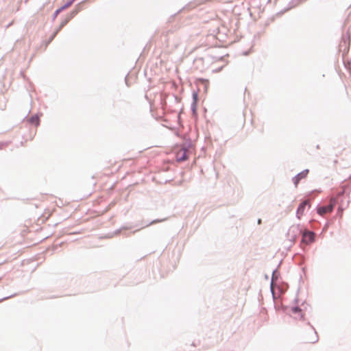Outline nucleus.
Returning a JSON list of instances; mask_svg holds the SVG:
<instances>
[{"mask_svg":"<svg viewBox=\"0 0 351 351\" xmlns=\"http://www.w3.org/2000/svg\"><path fill=\"white\" fill-rule=\"evenodd\" d=\"M344 209L345 208L343 207V206L340 204L337 208V216L341 218Z\"/></svg>","mask_w":351,"mask_h":351,"instance_id":"aec40b11","label":"nucleus"},{"mask_svg":"<svg viewBox=\"0 0 351 351\" xmlns=\"http://www.w3.org/2000/svg\"><path fill=\"white\" fill-rule=\"evenodd\" d=\"M280 266V264L278 265L277 268L273 270L272 275H271V284H270V290L272 294L273 299L275 300V293L274 291V282H277L278 280L279 279L280 276V271H278V267Z\"/></svg>","mask_w":351,"mask_h":351,"instance_id":"39448f33","label":"nucleus"},{"mask_svg":"<svg viewBox=\"0 0 351 351\" xmlns=\"http://www.w3.org/2000/svg\"><path fill=\"white\" fill-rule=\"evenodd\" d=\"M301 3L300 1V0H291L289 4H288V7L285 9V11H287V10H289L292 8H295L296 6H298V5H300Z\"/></svg>","mask_w":351,"mask_h":351,"instance_id":"dca6fc26","label":"nucleus"},{"mask_svg":"<svg viewBox=\"0 0 351 351\" xmlns=\"http://www.w3.org/2000/svg\"><path fill=\"white\" fill-rule=\"evenodd\" d=\"M134 226H123L120 228L116 230L112 233V235H111L110 237H112L114 235H119L121 233L123 230H131Z\"/></svg>","mask_w":351,"mask_h":351,"instance_id":"2eb2a0df","label":"nucleus"},{"mask_svg":"<svg viewBox=\"0 0 351 351\" xmlns=\"http://www.w3.org/2000/svg\"><path fill=\"white\" fill-rule=\"evenodd\" d=\"M27 0L25 1V2L27 1Z\"/></svg>","mask_w":351,"mask_h":351,"instance_id":"e433bc0d","label":"nucleus"},{"mask_svg":"<svg viewBox=\"0 0 351 351\" xmlns=\"http://www.w3.org/2000/svg\"><path fill=\"white\" fill-rule=\"evenodd\" d=\"M173 97H174V98H175V99H176V101H178V100H179L178 97H177L176 95H173Z\"/></svg>","mask_w":351,"mask_h":351,"instance_id":"7c9ffc66","label":"nucleus"},{"mask_svg":"<svg viewBox=\"0 0 351 351\" xmlns=\"http://www.w3.org/2000/svg\"><path fill=\"white\" fill-rule=\"evenodd\" d=\"M83 3L84 1L77 3L65 17L70 21L80 10H82Z\"/></svg>","mask_w":351,"mask_h":351,"instance_id":"9d476101","label":"nucleus"},{"mask_svg":"<svg viewBox=\"0 0 351 351\" xmlns=\"http://www.w3.org/2000/svg\"><path fill=\"white\" fill-rule=\"evenodd\" d=\"M167 219V217L165 218H163V219H154L152 220L151 222H149L148 224H147L145 226H151V225H154V224H156L157 223H160V222H162V221H165Z\"/></svg>","mask_w":351,"mask_h":351,"instance_id":"a211bd4d","label":"nucleus"},{"mask_svg":"<svg viewBox=\"0 0 351 351\" xmlns=\"http://www.w3.org/2000/svg\"><path fill=\"white\" fill-rule=\"evenodd\" d=\"M193 7H194L193 4L192 3H189L185 7H184L182 8V10H184V9H188L189 10V9H191Z\"/></svg>","mask_w":351,"mask_h":351,"instance_id":"cd10ccee","label":"nucleus"},{"mask_svg":"<svg viewBox=\"0 0 351 351\" xmlns=\"http://www.w3.org/2000/svg\"><path fill=\"white\" fill-rule=\"evenodd\" d=\"M291 312L295 314L298 315V317L300 320H304V314L302 313V308L298 306L295 305L291 308Z\"/></svg>","mask_w":351,"mask_h":351,"instance_id":"ddd939ff","label":"nucleus"},{"mask_svg":"<svg viewBox=\"0 0 351 351\" xmlns=\"http://www.w3.org/2000/svg\"><path fill=\"white\" fill-rule=\"evenodd\" d=\"M350 25L348 27L346 32H344L345 30L343 29L341 40L339 45V51H343V56L348 53L349 49L350 41Z\"/></svg>","mask_w":351,"mask_h":351,"instance_id":"7ed1b4c3","label":"nucleus"},{"mask_svg":"<svg viewBox=\"0 0 351 351\" xmlns=\"http://www.w3.org/2000/svg\"><path fill=\"white\" fill-rule=\"evenodd\" d=\"M301 237V245H309L315 241V232L308 230L306 227L304 228Z\"/></svg>","mask_w":351,"mask_h":351,"instance_id":"20e7f679","label":"nucleus"},{"mask_svg":"<svg viewBox=\"0 0 351 351\" xmlns=\"http://www.w3.org/2000/svg\"><path fill=\"white\" fill-rule=\"evenodd\" d=\"M69 22V21L68 20V19H66V17L64 19H63L60 23V25L61 26L64 27Z\"/></svg>","mask_w":351,"mask_h":351,"instance_id":"b1692460","label":"nucleus"},{"mask_svg":"<svg viewBox=\"0 0 351 351\" xmlns=\"http://www.w3.org/2000/svg\"><path fill=\"white\" fill-rule=\"evenodd\" d=\"M287 289V285H285V287H279V291L280 293H284Z\"/></svg>","mask_w":351,"mask_h":351,"instance_id":"bb28decb","label":"nucleus"},{"mask_svg":"<svg viewBox=\"0 0 351 351\" xmlns=\"http://www.w3.org/2000/svg\"><path fill=\"white\" fill-rule=\"evenodd\" d=\"M261 222H262V220H261V219H258V224H261Z\"/></svg>","mask_w":351,"mask_h":351,"instance_id":"2f4dec72","label":"nucleus"},{"mask_svg":"<svg viewBox=\"0 0 351 351\" xmlns=\"http://www.w3.org/2000/svg\"><path fill=\"white\" fill-rule=\"evenodd\" d=\"M306 0H300V3H302V2H304L306 1Z\"/></svg>","mask_w":351,"mask_h":351,"instance_id":"f704fd0d","label":"nucleus"},{"mask_svg":"<svg viewBox=\"0 0 351 351\" xmlns=\"http://www.w3.org/2000/svg\"><path fill=\"white\" fill-rule=\"evenodd\" d=\"M330 223H331V221H327L323 227L322 232H326Z\"/></svg>","mask_w":351,"mask_h":351,"instance_id":"5701e85b","label":"nucleus"},{"mask_svg":"<svg viewBox=\"0 0 351 351\" xmlns=\"http://www.w3.org/2000/svg\"><path fill=\"white\" fill-rule=\"evenodd\" d=\"M308 173H309V169H306L302 171L301 172L298 173V174H296L294 177H293L292 181H293V183L295 187H298L300 182L302 180L305 179L307 177Z\"/></svg>","mask_w":351,"mask_h":351,"instance_id":"423d86ee","label":"nucleus"},{"mask_svg":"<svg viewBox=\"0 0 351 351\" xmlns=\"http://www.w3.org/2000/svg\"><path fill=\"white\" fill-rule=\"evenodd\" d=\"M63 27L61 26V25L60 24V25L55 29V31L53 32L54 33H56V34H58V32L62 29Z\"/></svg>","mask_w":351,"mask_h":351,"instance_id":"c756f323","label":"nucleus"},{"mask_svg":"<svg viewBox=\"0 0 351 351\" xmlns=\"http://www.w3.org/2000/svg\"><path fill=\"white\" fill-rule=\"evenodd\" d=\"M294 302H295V303H296V304H297V303L298 302V298H295V299L294 300Z\"/></svg>","mask_w":351,"mask_h":351,"instance_id":"473e14b6","label":"nucleus"},{"mask_svg":"<svg viewBox=\"0 0 351 351\" xmlns=\"http://www.w3.org/2000/svg\"><path fill=\"white\" fill-rule=\"evenodd\" d=\"M304 228L305 227L301 224L291 226L287 233L289 240L295 243L297 239L301 237Z\"/></svg>","mask_w":351,"mask_h":351,"instance_id":"f03ea898","label":"nucleus"},{"mask_svg":"<svg viewBox=\"0 0 351 351\" xmlns=\"http://www.w3.org/2000/svg\"><path fill=\"white\" fill-rule=\"evenodd\" d=\"M335 205V199L326 204H318L316 207L317 213L319 216L325 218L326 215H330L333 212Z\"/></svg>","mask_w":351,"mask_h":351,"instance_id":"f257e3e1","label":"nucleus"},{"mask_svg":"<svg viewBox=\"0 0 351 351\" xmlns=\"http://www.w3.org/2000/svg\"><path fill=\"white\" fill-rule=\"evenodd\" d=\"M308 206H311L310 202L308 199H304L302 202L298 205V207L296 210V217L298 219H300L301 217L303 215L306 207Z\"/></svg>","mask_w":351,"mask_h":351,"instance_id":"0eeeda50","label":"nucleus"},{"mask_svg":"<svg viewBox=\"0 0 351 351\" xmlns=\"http://www.w3.org/2000/svg\"><path fill=\"white\" fill-rule=\"evenodd\" d=\"M197 103L192 102L191 104V110L193 115L197 114Z\"/></svg>","mask_w":351,"mask_h":351,"instance_id":"6ab92c4d","label":"nucleus"},{"mask_svg":"<svg viewBox=\"0 0 351 351\" xmlns=\"http://www.w3.org/2000/svg\"><path fill=\"white\" fill-rule=\"evenodd\" d=\"M200 80L203 82L204 85V89L206 90L208 85V81L204 79H201Z\"/></svg>","mask_w":351,"mask_h":351,"instance_id":"a878e982","label":"nucleus"},{"mask_svg":"<svg viewBox=\"0 0 351 351\" xmlns=\"http://www.w3.org/2000/svg\"><path fill=\"white\" fill-rule=\"evenodd\" d=\"M75 1L76 0H69L61 7L56 10L52 15V21H54L60 12L69 8Z\"/></svg>","mask_w":351,"mask_h":351,"instance_id":"6e6552de","label":"nucleus"},{"mask_svg":"<svg viewBox=\"0 0 351 351\" xmlns=\"http://www.w3.org/2000/svg\"><path fill=\"white\" fill-rule=\"evenodd\" d=\"M16 295H17L16 293H14V294H12L10 295H9V296L4 297V298L0 299V302H2V301H4L5 300H8L9 298H13V297H14Z\"/></svg>","mask_w":351,"mask_h":351,"instance_id":"393cba45","label":"nucleus"},{"mask_svg":"<svg viewBox=\"0 0 351 351\" xmlns=\"http://www.w3.org/2000/svg\"><path fill=\"white\" fill-rule=\"evenodd\" d=\"M188 158L186 152L184 150L181 153H178L176 155V161L178 162H181L186 160Z\"/></svg>","mask_w":351,"mask_h":351,"instance_id":"4468645a","label":"nucleus"},{"mask_svg":"<svg viewBox=\"0 0 351 351\" xmlns=\"http://www.w3.org/2000/svg\"><path fill=\"white\" fill-rule=\"evenodd\" d=\"M8 145V143L7 142H0V149H3Z\"/></svg>","mask_w":351,"mask_h":351,"instance_id":"c85d7f7f","label":"nucleus"},{"mask_svg":"<svg viewBox=\"0 0 351 351\" xmlns=\"http://www.w3.org/2000/svg\"><path fill=\"white\" fill-rule=\"evenodd\" d=\"M308 223L311 228L313 230L317 229L321 225V223L315 219L310 220Z\"/></svg>","mask_w":351,"mask_h":351,"instance_id":"f3484780","label":"nucleus"},{"mask_svg":"<svg viewBox=\"0 0 351 351\" xmlns=\"http://www.w3.org/2000/svg\"><path fill=\"white\" fill-rule=\"evenodd\" d=\"M265 277L266 279H268V276L267 275H265Z\"/></svg>","mask_w":351,"mask_h":351,"instance_id":"c9c22d12","label":"nucleus"},{"mask_svg":"<svg viewBox=\"0 0 351 351\" xmlns=\"http://www.w3.org/2000/svg\"><path fill=\"white\" fill-rule=\"evenodd\" d=\"M349 204H350V200H348V201L347 202L346 207H348V206Z\"/></svg>","mask_w":351,"mask_h":351,"instance_id":"72a5a7b5","label":"nucleus"},{"mask_svg":"<svg viewBox=\"0 0 351 351\" xmlns=\"http://www.w3.org/2000/svg\"><path fill=\"white\" fill-rule=\"evenodd\" d=\"M307 325H308L311 327L312 335L306 339V341L308 343H315L319 341L317 332L310 322H307Z\"/></svg>","mask_w":351,"mask_h":351,"instance_id":"9b49d317","label":"nucleus"},{"mask_svg":"<svg viewBox=\"0 0 351 351\" xmlns=\"http://www.w3.org/2000/svg\"><path fill=\"white\" fill-rule=\"evenodd\" d=\"M193 101L198 103V91H193L192 94Z\"/></svg>","mask_w":351,"mask_h":351,"instance_id":"412c9836","label":"nucleus"},{"mask_svg":"<svg viewBox=\"0 0 351 351\" xmlns=\"http://www.w3.org/2000/svg\"><path fill=\"white\" fill-rule=\"evenodd\" d=\"M83 3L84 1L77 3L65 17L70 21L80 10H82Z\"/></svg>","mask_w":351,"mask_h":351,"instance_id":"1a4fd4ad","label":"nucleus"},{"mask_svg":"<svg viewBox=\"0 0 351 351\" xmlns=\"http://www.w3.org/2000/svg\"><path fill=\"white\" fill-rule=\"evenodd\" d=\"M27 121L35 126L40 125V115L39 114H35L30 117H25Z\"/></svg>","mask_w":351,"mask_h":351,"instance_id":"f8f14e48","label":"nucleus"},{"mask_svg":"<svg viewBox=\"0 0 351 351\" xmlns=\"http://www.w3.org/2000/svg\"><path fill=\"white\" fill-rule=\"evenodd\" d=\"M56 35L57 34L56 33L53 32V34L49 36L48 40L46 41L45 45L47 46L49 43H51L52 40L55 38Z\"/></svg>","mask_w":351,"mask_h":351,"instance_id":"4be33fe9","label":"nucleus"}]
</instances>
